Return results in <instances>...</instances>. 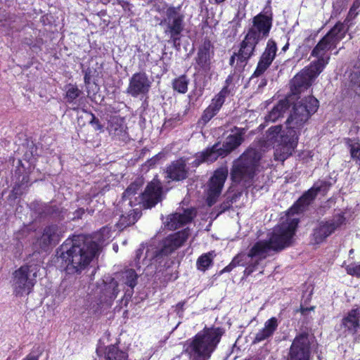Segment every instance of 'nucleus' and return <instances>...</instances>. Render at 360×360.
I'll use <instances>...</instances> for the list:
<instances>
[{
    "label": "nucleus",
    "instance_id": "f257e3e1",
    "mask_svg": "<svg viewBox=\"0 0 360 360\" xmlns=\"http://www.w3.org/2000/svg\"><path fill=\"white\" fill-rule=\"evenodd\" d=\"M315 197V187L312 186L306 191L297 202L289 209L284 217L281 218V223L276 226L268 241H259L250 249L248 254L240 253L236 255L229 265L224 268L229 271L236 264L244 265L247 260L252 257L264 259L271 250L280 251L290 246L294 241L296 228L299 223V214L304 212Z\"/></svg>",
    "mask_w": 360,
    "mask_h": 360
},
{
    "label": "nucleus",
    "instance_id": "f03ea898",
    "mask_svg": "<svg viewBox=\"0 0 360 360\" xmlns=\"http://www.w3.org/2000/svg\"><path fill=\"white\" fill-rule=\"evenodd\" d=\"M109 238V231L106 228L101 229L93 237L75 236L60 246V257L67 263L68 270L79 273L89 264Z\"/></svg>",
    "mask_w": 360,
    "mask_h": 360
},
{
    "label": "nucleus",
    "instance_id": "7ed1b4c3",
    "mask_svg": "<svg viewBox=\"0 0 360 360\" xmlns=\"http://www.w3.org/2000/svg\"><path fill=\"white\" fill-rule=\"evenodd\" d=\"M271 26V18L263 15L259 14L253 18V25L250 27L245 37V39L240 44V47L238 53L234 54L230 58V64L233 65L236 57H237V65L246 63L247 60L252 56L256 45L260 39L266 37Z\"/></svg>",
    "mask_w": 360,
    "mask_h": 360
},
{
    "label": "nucleus",
    "instance_id": "20e7f679",
    "mask_svg": "<svg viewBox=\"0 0 360 360\" xmlns=\"http://www.w3.org/2000/svg\"><path fill=\"white\" fill-rule=\"evenodd\" d=\"M262 158L260 149L252 146L248 147L233 162L230 172L232 181L245 187L250 186L259 172Z\"/></svg>",
    "mask_w": 360,
    "mask_h": 360
},
{
    "label": "nucleus",
    "instance_id": "39448f33",
    "mask_svg": "<svg viewBox=\"0 0 360 360\" xmlns=\"http://www.w3.org/2000/svg\"><path fill=\"white\" fill-rule=\"evenodd\" d=\"M219 328H205L184 344L190 360H208L222 335Z\"/></svg>",
    "mask_w": 360,
    "mask_h": 360
},
{
    "label": "nucleus",
    "instance_id": "423d86ee",
    "mask_svg": "<svg viewBox=\"0 0 360 360\" xmlns=\"http://www.w3.org/2000/svg\"><path fill=\"white\" fill-rule=\"evenodd\" d=\"M261 146L269 147L276 143L274 159L283 162L292 155L297 146V136L292 130L282 129L281 125L270 127L260 140Z\"/></svg>",
    "mask_w": 360,
    "mask_h": 360
},
{
    "label": "nucleus",
    "instance_id": "0eeeda50",
    "mask_svg": "<svg viewBox=\"0 0 360 360\" xmlns=\"http://www.w3.org/2000/svg\"><path fill=\"white\" fill-rule=\"evenodd\" d=\"M349 27L344 22H338L316 44V77L323 70L330 58V51L335 49L343 39Z\"/></svg>",
    "mask_w": 360,
    "mask_h": 360
},
{
    "label": "nucleus",
    "instance_id": "6e6552de",
    "mask_svg": "<svg viewBox=\"0 0 360 360\" xmlns=\"http://www.w3.org/2000/svg\"><path fill=\"white\" fill-rule=\"evenodd\" d=\"M232 131L233 134L228 136L223 144L216 143L211 148L202 153L200 155L202 158L200 162H214L219 156H226L240 146L244 141L243 136L245 134V129L235 127Z\"/></svg>",
    "mask_w": 360,
    "mask_h": 360
},
{
    "label": "nucleus",
    "instance_id": "1a4fd4ad",
    "mask_svg": "<svg viewBox=\"0 0 360 360\" xmlns=\"http://www.w3.org/2000/svg\"><path fill=\"white\" fill-rule=\"evenodd\" d=\"M38 266H22L13 273V286L16 295L29 294L36 283Z\"/></svg>",
    "mask_w": 360,
    "mask_h": 360
},
{
    "label": "nucleus",
    "instance_id": "9d476101",
    "mask_svg": "<svg viewBox=\"0 0 360 360\" xmlns=\"http://www.w3.org/2000/svg\"><path fill=\"white\" fill-rule=\"evenodd\" d=\"M189 236L190 231L188 229L169 235L162 240L161 248L147 250L143 261H144L148 257H150V259H152L170 255L174 251L181 247L188 238Z\"/></svg>",
    "mask_w": 360,
    "mask_h": 360
},
{
    "label": "nucleus",
    "instance_id": "9b49d317",
    "mask_svg": "<svg viewBox=\"0 0 360 360\" xmlns=\"http://www.w3.org/2000/svg\"><path fill=\"white\" fill-rule=\"evenodd\" d=\"M184 15L181 12V7L170 6L167 9L166 18L164 22L166 24L165 34L170 36L174 46L178 48L181 32L184 30Z\"/></svg>",
    "mask_w": 360,
    "mask_h": 360
},
{
    "label": "nucleus",
    "instance_id": "f8f14e48",
    "mask_svg": "<svg viewBox=\"0 0 360 360\" xmlns=\"http://www.w3.org/2000/svg\"><path fill=\"white\" fill-rule=\"evenodd\" d=\"M315 103V98L313 96L309 97V101L306 100L305 105H295L292 112L287 119L286 129L292 130L295 133L297 140L300 129L304 126L309 117V110L308 107L313 106Z\"/></svg>",
    "mask_w": 360,
    "mask_h": 360
},
{
    "label": "nucleus",
    "instance_id": "ddd939ff",
    "mask_svg": "<svg viewBox=\"0 0 360 360\" xmlns=\"http://www.w3.org/2000/svg\"><path fill=\"white\" fill-rule=\"evenodd\" d=\"M195 216L196 211L194 208H181L167 215L164 221V225L167 229L174 231L191 222Z\"/></svg>",
    "mask_w": 360,
    "mask_h": 360
},
{
    "label": "nucleus",
    "instance_id": "4468645a",
    "mask_svg": "<svg viewBox=\"0 0 360 360\" xmlns=\"http://www.w3.org/2000/svg\"><path fill=\"white\" fill-rule=\"evenodd\" d=\"M315 77V68L310 66L297 74L290 82V90L293 96H297L307 89Z\"/></svg>",
    "mask_w": 360,
    "mask_h": 360
},
{
    "label": "nucleus",
    "instance_id": "2eb2a0df",
    "mask_svg": "<svg viewBox=\"0 0 360 360\" xmlns=\"http://www.w3.org/2000/svg\"><path fill=\"white\" fill-rule=\"evenodd\" d=\"M228 172L226 169L217 170L210 180L207 202L209 206L214 205L221 194Z\"/></svg>",
    "mask_w": 360,
    "mask_h": 360
},
{
    "label": "nucleus",
    "instance_id": "dca6fc26",
    "mask_svg": "<svg viewBox=\"0 0 360 360\" xmlns=\"http://www.w3.org/2000/svg\"><path fill=\"white\" fill-rule=\"evenodd\" d=\"M345 221L346 218L343 214H338L333 219L321 221L316 228V244L324 241L342 225L345 224Z\"/></svg>",
    "mask_w": 360,
    "mask_h": 360
},
{
    "label": "nucleus",
    "instance_id": "f3484780",
    "mask_svg": "<svg viewBox=\"0 0 360 360\" xmlns=\"http://www.w3.org/2000/svg\"><path fill=\"white\" fill-rule=\"evenodd\" d=\"M309 340L307 335L296 338L290 347V360H309Z\"/></svg>",
    "mask_w": 360,
    "mask_h": 360
},
{
    "label": "nucleus",
    "instance_id": "a211bd4d",
    "mask_svg": "<svg viewBox=\"0 0 360 360\" xmlns=\"http://www.w3.org/2000/svg\"><path fill=\"white\" fill-rule=\"evenodd\" d=\"M150 82L144 72H139L133 75L129 81L127 93L132 96L146 94L150 89Z\"/></svg>",
    "mask_w": 360,
    "mask_h": 360
},
{
    "label": "nucleus",
    "instance_id": "6ab92c4d",
    "mask_svg": "<svg viewBox=\"0 0 360 360\" xmlns=\"http://www.w3.org/2000/svg\"><path fill=\"white\" fill-rule=\"evenodd\" d=\"M63 232V228L58 225L46 226L38 240L40 248L46 250L50 245H55L60 240Z\"/></svg>",
    "mask_w": 360,
    "mask_h": 360
},
{
    "label": "nucleus",
    "instance_id": "aec40b11",
    "mask_svg": "<svg viewBox=\"0 0 360 360\" xmlns=\"http://www.w3.org/2000/svg\"><path fill=\"white\" fill-rule=\"evenodd\" d=\"M162 188L159 184L150 182L141 194V202L144 208H150L161 200Z\"/></svg>",
    "mask_w": 360,
    "mask_h": 360
},
{
    "label": "nucleus",
    "instance_id": "412c9836",
    "mask_svg": "<svg viewBox=\"0 0 360 360\" xmlns=\"http://www.w3.org/2000/svg\"><path fill=\"white\" fill-rule=\"evenodd\" d=\"M341 326L345 332L355 335L360 328V307L349 310L341 320Z\"/></svg>",
    "mask_w": 360,
    "mask_h": 360
},
{
    "label": "nucleus",
    "instance_id": "4be33fe9",
    "mask_svg": "<svg viewBox=\"0 0 360 360\" xmlns=\"http://www.w3.org/2000/svg\"><path fill=\"white\" fill-rule=\"evenodd\" d=\"M228 93L227 88H224L212 101L211 104L204 110L200 122L203 124L207 123L219 110Z\"/></svg>",
    "mask_w": 360,
    "mask_h": 360
},
{
    "label": "nucleus",
    "instance_id": "5701e85b",
    "mask_svg": "<svg viewBox=\"0 0 360 360\" xmlns=\"http://www.w3.org/2000/svg\"><path fill=\"white\" fill-rule=\"evenodd\" d=\"M167 177L174 181H181L187 178L188 169L182 158L173 161L167 168Z\"/></svg>",
    "mask_w": 360,
    "mask_h": 360
},
{
    "label": "nucleus",
    "instance_id": "b1692460",
    "mask_svg": "<svg viewBox=\"0 0 360 360\" xmlns=\"http://www.w3.org/2000/svg\"><path fill=\"white\" fill-rule=\"evenodd\" d=\"M290 105L288 98L281 100L265 117L266 121L276 122L283 116V114L288 110Z\"/></svg>",
    "mask_w": 360,
    "mask_h": 360
},
{
    "label": "nucleus",
    "instance_id": "393cba45",
    "mask_svg": "<svg viewBox=\"0 0 360 360\" xmlns=\"http://www.w3.org/2000/svg\"><path fill=\"white\" fill-rule=\"evenodd\" d=\"M108 129L111 135L124 138L126 134L127 127L122 118L113 117L110 120Z\"/></svg>",
    "mask_w": 360,
    "mask_h": 360
},
{
    "label": "nucleus",
    "instance_id": "a878e982",
    "mask_svg": "<svg viewBox=\"0 0 360 360\" xmlns=\"http://www.w3.org/2000/svg\"><path fill=\"white\" fill-rule=\"evenodd\" d=\"M278 326L277 319L274 317L268 320L264 325V328L256 334L254 343L261 342L270 337L276 330Z\"/></svg>",
    "mask_w": 360,
    "mask_h": 360
},
{
    "label": "nucleus",
    "instance_id": "bb28decb",
    "mask_svg": "<svg viewBox=\"0 0 360 360\" xmlns=\"http://www.w3.org/2000/svg\"><path fill=\"white\" fill-rule=\"evenodd\" d=\"M127 357V354L115 345H110L106 348V360H126Z\"/></svg>",
    "mask_w": 360,
    "mask_h": 360
},
{
    "label": "nucleus",
    "instance_id": "cd10ccee",
    "mask_svg": "<svg viewBox=\"0 0 360 360\" xmlns=\"http://www.w3.org/2000/svg\"><path fill=\"white\" fill-rule=\"evenodd\" d=\"M276 44L273 40H269L266 48L262 55L260 59L265 62L271 64L273 60L275 58L276 53Z\"/></svg>",
    "mask_w": 360,
    "mask_h": 360
},
{
    "label": "nucleus",
    "instance_id": "c85d7f7f",
    "mask_svg": "<svg viewBox=\"0 0 360 360\" xmlns=\"http://www.w3.org/2000/svg\"><path fill=\"white\" fill-rule=\"evenodd\" d=\"M139 212H136L135 210H131L127 215H122L119 222L118 225L120 227H127L130 225H132L135 224V222L137 220V218L139 217Z\"/></svg>",
    "mask_w": 360,
    "mask_h": 360
},
{
    "label": "nucleus",
    "instance_id": "c756f323",
    "mask_svg": "<svg viewBox=\"0 0 360 360\" xmlns=\"http://www.w3.org/2000/svg\"><path fill=\"white\" fill-rule=\"evenodd\" d=\"M138 274L134 269H129L122 272V279L124 283L134 288L137 284Z\"/></svg>",
    "mask_w": 360,
    "mask_h": 360
},
{
    "label": "nucleus",
    "instance_id": "7c9ffc66",
    "mask_svg": "<svg viewBox=\"0 0 360 360\" xmlns=\"http://www.w3.org/2000/svg\"><path fill=\"white\" fill-rule=\"evenodd\" d=\"M312 290L309 292H304L303 295L302 302L300 304V311L303 315L307 314L308 311H313L314 309V307L309 304L312 298Z\"/></svg>",
    "mask_w": 360,
    "mask_h": 360
},
{
    "label": "nucleus",
    "instance_id": "2f4dec72",
    "mask_svg": "<svg viewBox=\"0 0 360 360\" xmlns=\"http://www.w3.org/2000/svg\"><path fill=\"white\" fill-rule=\"evenodd\" d=\"M84 117L85 120L89 121V124L93 127L94 130L102 131L103 130V126L101 124L99 120L96 116L88 111L84 110Z\"/></svg>",
    "mask_w": 360,
    "mask_h": 360
},
{
    "label": "nucleus",
    "instance_id": "473e14b6",
    "mask_svg": "<svg viewBox=\"0 0 360 360\" xmlns=\"http://www.w3.org/2000/svg\"><path fill=\"white\" fill-rule=\"evenodd\" d=\"M261 259H259V257H250V259H248L247 260V263L243 265V266H245V265L248 264V266L244 271L245 274L250 275L254 271L255 267L258 264L259 260H261ZM236 266H242V265L236 264V266H232L231 269H230V271L233 269V268L236 267ZM221 272H226L224 271V269L222 270ZM228 272H229V271Z\"/></svg>",
    "mask_w": 360,
    "mask_h": 360
},
{
    "label": "nucleus",
    "instance_id": "72a5a7b5",
    "mask_svg": "<svg viewBox=\"0 0 360 360\" xmlns=\"http://www.w3.org/2000/svg\"><path fill=\"white\" fill-rule=\"evenodd\" d=\"M173 88L179 93H185L188 89V80L185 76H181L173 82Z\"/></svg>",
    "mask_w": 360,
    "mask_h": 360
},
{
    "label": "nucleus",
    "instance_id": "f704fd0d",
    "mask_svg": "<svg viewBox=\"0 0 360 360\" xmlns=\"http://www.w3.org/2000/svg\"><path fill=\"white\" fill-rule=\"evenodd\" d=\"M80 94L81 91L77 86L70 84L66 86V98L68 102H72L79 96Z\"/></svg>",
    "mask_w": 360,
    "mask_h": 360
},
{
    "label": "nucleus",
    "instance_id": "c9c22d12",
    "mask_svg": "<svg viewBox=\"0 0 360 360\" xmlns=\"http://www.w3.org/2000/svg\"><path fill=\"white\" fill-rule=\"evenodd\" d=\"M348 146L352 159L360 167V143H349Z\"/></svg>",
    "mask_w": 360,
    "mask_h": 360
},
{
    "label": "nucleus",
    "instance_id": "e433bc0d",
    "mask_svg": "<svg viewBox=\"0 0 360 360\" xmlns=\"http://www.w3.org/2000/svg\"><path fill=\"white\" fill-rule=\"evenodd\" d=\"M212 263L211 254H205L200 256L197 261L198 269L205 271Z\"/></svg>",
    "mask_w": 360,
    "mask_h": 360
},
{
    "label": "nucleus",
    "instance_id": "4c0bfd02",
    "mask_svg": "<svg viewBox=\"0 0 360 360\" xmlns=\"http://www.w3.org/2000/svg\"><path fill=\"white\" fill-rule=\"evenodd\" d=\"M141 186V181H134V182L131 183L127 187V188L125 190L124 193H123V198L131 199V196L135 195L137 191L139 190Z\"/></svg>",
    "mask_w": 360,
    "mask_h": 360
},
{
    "label": "nucleus",
    "instance_id": "58836bf2",
    "mask_svg": "<svg viewBox=\"0 0 360 360\" xmlns=\"http://www.w3.org/2000/svg\"><path fill=\"white\" fill-rule=\"evenodd\" d=\"M348 275L360 278V262H352L345 266Z\"/></svg>",
    "mask_w": 360,
    "mask_h": 360
},
{
    "label": "nucleus",
    "instance_id": "ea45409f",
    "mask_svg": "<svg viewBox=\"0 0 360 360\" xmlns=\"http://www.w3.org/2000/svg\"><path fill=\"white\" fill-rule=\"evenodd\" d=\"M270 65L271 64L260 59L258 63L257 67L255 72L253 73L252 77H259L262 75L266 70V69L269 67Z\"/></svg>",
    "mask_w": 360,
    "mask_h": 360
},
{
    "label": "nucleus",
    "instance_id": "a19ab883",
    "mask_svg": "<svg viewBox=\"0 0 360 360\" xmlns=\"http://www.w3.org/2000/svg\"><path fill=\"white\" fill-rule=\"evenodd\" d=\"M198 62L200 64L205 63L210 58V53L208 49L204 48L203 49H200L198 53Z\"/></svg>",
    "mask_w": 360,
    "mask_h": 360
},
{
    "label": "nucleus",
    "instance_id": "79ce46f5",
    "mask_svg": "<svg viewBox=\"0 0 360 360\" xmlns=\"http://www.w3.org/2000/svg\"><path fill=\"white\" fill-rule=\"evenodd\" d=\"M358 12L350 7L348 14L346 18L344 20V22L346 23L347 26L350 27L352 25V20L357 16Z\"/></svg>",
    "mask_w": 360,
    "mask_h": 360
},
{
    "label": "nucleus",
    "instance_id": "37998d69",
    "mask_svg": "<svg viewBox=\"0 0 360 360\" xmlns=\"http://www.w3.org/2000/svg\"><path fill=\"white\" fill-rule=\"evenodd\" d=\"M349 80L354 84H359L360 83V72H352L350 73Z\"/></svg>",
    "mask_w": 360,
    "mask_h": 360
},
{
    "label": "nucleus",
    "instance_id": "c03bdc74",
    "mask_svg": "<svg viewBox=\"0 0 360 360\" xmlns=\"http://www.w3.org/2000/svg\"><path fill=\"white\" fill-rule=\"evenodd\" d=\"M232 202L231 200H230L229 199H227V195H226V200L224 201L221 205H220V212H225L226 210H229L231 205H232Z\"/></svg>",
    "mask_w": 360,
    "mask_h": 360
},
{
    "label": "nucleus",
    "instance_id": "a18cd8bd",
    "mask_svg": "<svg viewBox=\"0 0 360 360\" xmlns=\"http://www.w3.org/2000/svg\"><path fill=\"white\" fill-rule=\"evenodd\" d=\"M242 193L241 192H236V193H233L232 192H230L229 191L227 193H226V195H227V199H229L230 200H231L232 203L236 202V200L240 197Z\"/></svg>",
    "mask_w": 360,
    "mask_h": 360
},
{
    "label": "nucleus",
    "instance_id": "49530a36",
    "mask_svg": "<svg viewBox=\"0 0 360 360\" xmlns=\"http://www.w3.org/2000/svg\"><path fill=\"white\" fill-rule=\"evenodd\" d=\"M91 79V70L90 68H87L84 70V83L86 86H88L90 84V81Z\"/></svg>",
    "mask_w": 360,
    "mask_h": 360
},
{
    "label": "nucleus",
    "instance_id": "de8ad7c7",
    "mask_svg": "<svg viewBox=\"0 0 360 360\" xmlns=\"http://www.w3.org/2000/svg\"><path fill=\"white\" fill-rule=\"evenodd\" d=\"M144 246L143 245H141V247L140 248H139L137 250H136V257H135V262L137 263V264H139V262H140V259H141V257L143 256V252H144Z\"/></svg>",
    "mask_w": 360,
    "mask_h": 360
},
{
    "label": "nucleus",
    "instance_id": "09e8293b",
    "mask_svg": "<svg viewBox=\"0 0 360 360\" xmlns=\"http://www.w3.org/2000/svg\"><path fill=\"white\" fill-rule=\"evenodd\" d=\"M113 285H114V287H113V290H112V297H113V298H115L119 292V290L117 288L118 284L117 282H115L113 283Z\"/></svg>",
    "mask_w": 360,
    "mask_h": 360
},
{
    "label": "nucleus",
    "instance_id": "8fccbe9b",
    "mask_svg": "<svg viewBox=\"0 0 360 360\" xmlns=\"http://www.w3.org/2000/svg\"><path fill=\"white\" fill-rule=\"evenodd\" d=\"M174 120H166L165 122V123L163 124V126L162 127L165 128V129H167V128H169V127H171L172 125V123L174 122Z\"/></svg>",
    "mask_w": 360,
    "mask_h": 360
},
{
    "label": "nucleus",
    "instance_id": "3c124183",
    "mask_svg": "<svg viewBox=\"0 0 360 360\" xmlns=\"http://www.w3.org/2000/svg\"><path fill=\"white\" fill-rule=\"evenodd\" d=\"M351 7L357 11L360 7V0H354Z\"/></svg>",
    "mask_w": 360,
    "mask_h": 360
},
{
    "label": "nucleus",
    "instance_id": "603ef678",
    "mask_svg": "<svg viewBox=\"0 0 360 360\" xmlns=\"http://www.w3.org/2000/svg\"><path fill=\"white\" fill-rule=\"evenodd\" d=\"M23 360H38L36 356H28Z\"/></svg>",
    "mask_w": 360,
    "mask_h": 360
},
{
    "label": "nucleus",
    "instance_id": "864d4df0",
    "mask_svg": "<svg viewBox=\"0 0 360 360\" xmlns=\"http://www.w3.org/2000/svg\"><path fill=\"white\" fill-rule=\"evenodd\" d=\"M76 213L77 214V217H80L81 214L84 213V210L83 209H79V210L77 211Z\"/></svg>",
    "mask_w": 360,
    "mask_h": 360
},
{
    "label": "nucleus",
    "instance_id": "5fc2aeb1",
    "mask_svg": "<svg viewBox=\"0 0 360 360\" xmlns=\"http://www.w3.org/2000/svg\"><path fill=\"white\" fill-rule=\"evenodd\" d=\"M224 1L225 0H214L215 3L218 4L224 2Z\"/></svg>",
    "mask_w": 360,
    "mask_h": 360
},
{
    "label": "nucleus",
    "instance_id": "6e6d98bb",
    "mask_svg": "<svg viewBox=\"0 0 360 360\" xmlns=\"http://www.w3.org/2000/svg\"><path fill=\"white\" fill-rule=\"evenodd\" d=\"M65 286V287H67L68 286V283L67 281H63V283H61V287L62 286Z\"/></svg>",
    "mask_w": 360,
    "mask_h": 360
},
{
    "label": "nucleus",
    "instance_id": "4d7b16f0",
    "mask_svg": "<svg viewBox=\"0 0 360 360\" xmlns=\"http://www.w3.org/2000/svg\"><path fill=\"white\" fill-rule=\"evenodd\" d=\"M311 56H315V48H314V49L311 50Z\"/></svg>",
    "mask_w": 360,
    "mask_h": 360
},
{
    "label": "nucleus",
    "instance_id": "13d9d810",
    "mask_svg": "<svg viewBox=\"0 0 360 360\" xmlns=\"http://www.w3.org/2000/svg\"><path fill=\"white\" fill-rule=\"evenodd\" d=\"M288 44H287L286 45H285V46H283V50L284 51H286V49H288Z\"/></svg>",
    "mask_w": 360,
    "mask_h": 360
},
{
    "label": "nucleus",
    "instance_id": "bf43d9fd",
    "mask_svg": "<svg viewBox=\"0 0 360 360\" xmlns=\"http://www.w3.org/2000/svg\"><path fill=\"white\" fill-rule=\"evenodd\" d=\"M316 110H318V108H319V100H318L317 98H316Z\"/></svg>",
    "mask_w": 360,
    "mask_h": 360
},
{
    "label": "nucleus",
    "instance_id": "052dcab7",
    "mask_svg": "<svg viewBox=\"0 0 360 360\" xmlns=\"http://www.w3.org/2000/svg\"><path fill=\"white\" fill-rule=\"evenodd\" d=\"M316 194H317L318 192L321 191V188L319 187L316 186Z\"/></svg>",
    "mask_w": 360,
    "mask_h": 360
},
{
    "label": "nucleus",
    "instance_id": "680f3d73",
    "mask_svg": "<svg viewBox=\"0 0 360 360\" xmlns=\"http://www.w3.org/2000/svg\"><path fill=\"white\" fill-rule=\"evenodd\" d=\"M264 85H266V81H264V82H262V84H260L259 86H264Z\"/></svg>",
    "mask_w": 360,
    "mask_h": 360
}]
</instances>
